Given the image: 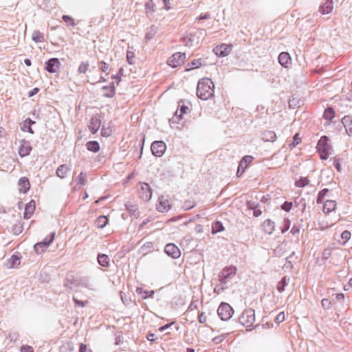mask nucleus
Segmentation results:
<instances>
[{
    "label": "nucleus",
    "mask_w": 352,
    "mask_h": 352,
    "mask_svg": "<svg viewBox=\"0 0 352 352\" xmlns=\"http://www.w3.org/2000/svg\"><path fill=\"white\" fill-rule=\"evenodd\" d=\"M63 19L67 23V25H72V26L74 25V19L71 16H67V15H63Z\"/></svg>",
    "instance_id": "49"
},
{
    "label": "nucleus",
    "mask_w": 352,
    "mask_h": 352,
    "mask_svg": "<svg viewBox=\"0 0 352 352\" xmlns=\"http://www.w3.org/2000/svg\"><path fill=\"white\" fill-rule=\"evenodd\" d=\"M332 254V249L331 248H326L324 250L322 254V260L324 263L331 256Z\"/></svg>",
    "instance_id": "40"
},
{
    "label": "nucleus",
    "mask_w": 352,
    "mask_h": 352,
    "mask_svg": "<svg viewBox=\"0 0 352 352\" xmlns=\"http://www.w3.org/2000/svg\"><path fill=\"white\" fill-rule=\"evenodd\" d=\"M181 102H179L178 104L179 109H177L175 112V117L178 120H180L182 118V116L187 113V110L188 109V107L184 104L181 105Z\"/></svg>",
    "instance_id": "29"
},
{
    "label": "nucleus",
    "mask_w": 352,
    "mask_h": 352,
    "mask_svg": "<svg viewBox=\"0 0 352 352\" xmlns=\"http://www.w3.org/2000/svg\"><path fill=\"white\" fill-rule=\"evenodd\" d=\"M11 261V267H14L18 266L20 264V259L17 256L13 255L10 258Z\"/></svg>",
    "instance_id": "44"
},
{
    "label": "nucleus",
    "mask_w": 352,
    "mask_h": 352,
    "mask_svg": "<svg viewBox=\"0 0 352 352\" xmlns=\"http://www.w3.org/2000/svg\"><path fill=\"white\" fill-rule=\"evenodd\" d=\"M127 210L131 214V215H133L135 217H137L136 215V208H134L133 206H126Z\"/></svg>",
    "instance_id": "60"
},
{
    "label": "nucleus",
    "mask_w": 352,
    "mask_h": 352,
    "mask_svg": "<svg viewBox=\"0 0 352 352\" xmlns=\"http://www.w3.org/2000/svg\"><path fill=\"white\" fill-rule=\"evenodd\" d=\"M21 352H34V349L30 346L23 345L21 347Z\"/></svg>",
    "instance_id": "57"
},
{
    "label": "nucleus",
    "mask_w": 352,
    "mask_h": 352,
    "mask_svg": "<svg viewBox=\"0 0 352 352\" xmlns=\"http://www.w3.org/2000/svg\"><path fill=\"white\" fill-rule=\"evenodd\" d=\"M140 289H138L137 291L140 294H144V295H142V297L143 298H147L148 297H152L154 294V291H143V292H139Z\"/></svg>",
    "instance_id": "45"
},
{
    "label": "nucleus",
    "mask_w": 352,
    "mask_h": 352,
    "mask_svg": "<svg viewBox=\"0 0 352 352\" xmlns=\"http://www.w3.org/2000/svg\"><path fill=\"white\" fill-rule=\"evenodd\" d=\"M100 64H101L100 69H102V71L103 72H106L108 70V68H109L108 65L106 63H104V62H101Z\"/></svg>",
    "instance_id": "64"
},
{
    "label": "nucleus",
    "mask_w": 352,
    "mask_h": 352,
    "mask_svg": "<svg viewBox=\"0 0 352 352\" xmlns=\"http://www.w3.org/2000/svg\"><path fill=\"white\" fill-rule=\"evenodd\" d=\"M292 203L288 201H285L281 206L282 209L286 212H289L292 209Z\"/></svg>",
    "instance_id": "52"
},
{
    "label": "nucleus",
    "mask_w": 352,
    "mask_h": 352,
    "mask_svg": "<svg viewBox=\"0 0 352 352\" xmlns=\"http://www.w3.org/2000/svg\"><path fill=\"white\" fill-rule=\"evenodd\" d=\"M34 122L32 121L30 118H27L23 124V126L21 127L23 131H28L31 133H33V131L31 129V125L34 124Z\"/></svg>",
    "instance_id": "33"
},
{
    "label": "nucleus",
    "mask_w": 352,
    "mask_h": 352,
    "mask_svg": "<svg viewBox=\"0 0 352 352\" xmlns=\"http://www.w3.org/2000/svg\"><path fill=\"white\" fill-rule=\"evenodd\" d=\"M341 237H342V239H344L346 241H347L350 239V237H351V232L349 231H348V230H344L341 234Z\"/></svg>",
    "instance_id": "55"
},
{
    "label": "nucleus",
    "mask_w": 352,
    "mask_h": 352,
    "mask_svg": "<svg viewBox=\"0 0 352 352\" xmlns=\"http://www.w3.org/2000/svg\"><path fill=\"white\" fill-rule=\"evenodd\" d=\"M86 178H87L86 174L81 173L78 176V179H77L78 183L76 185L75 188H80L82 185L85 184V181H86Z\"/></svg>",
    "instance_id": "37"
},
{
    "label": "nucleus",
    "mask_w": 352,
    "mask_h": 352,
    "mask_svg": "<svg viewBox=\"0 0 352 352\" xmlns=\"http://www.w3.org/2000/svg\"><path fill=\"white\" fill-rule=\"evenodd\" d=\"M232 48L231 45L221 44L213 49L214 54L219 57H224L230 54Z\"/></svg>",
    "instance_id": "10"
},
{
    "label": "nucleus",
    "mask_w": 352,
    "mask_h": 352,
    "mask_svg": "<svg viewBox=\"0 0 352 352\" xmlns=\"http://www.w3.org/2000/svg\"><path fill=\"white\" fill-rule=\"evenodd\" d=\"M124 69L123 68H120L119 71L118 72L117 74L115 76H113L112 78L116 79L117 84L118 85L121 77L123 76Z\"/></svg>",
    "instance_id": "50"
},
{
    "label": "nucleus",
    "mask_w": 352,
    "mask_h": 352,
    "mask_svg": "<svg viewBox=\"0 0 352 352\" xmlns=\"http://www.w3.org/2000/svg\"><path fill=\"white\" fill-rule=\"evenodd\" d=\"M285 320V314L284 312H280L279 313L276 318V321L278 322V323H280V322H282Z\"/></svg>",
    "instance_id": "58"
},
{
    "label": "nucleus",
    "mask_w": 352,
    "mask_h": 352,
    "mask_svg": "<svg viewBox=\"0 0 352 352\" xmlns=\"http://www.w3.org/2000/svg\"><path fill=\"white\" fill-rule=\"evenodd\" d=\"M247 207L248 209L254 210L256 208H258V204L252 201H249L247 202Z\"/></svg>",
    "instance_id": "53"
},
{
    "label": "nucleus",
    "mask_w": 352,
    "mask_h": 352,
    "mask_svg": "<svg viewBox=\"0 0 352 352\" xmlns=\"http://www.w3.org/2000/svg\"><path fill=\"white\" fill-rule=\"evenodd\" d=\"M214 85L210 78H201L197 84V95L201 100H208L214 95Z\"/></svg>",
    "instance_id": "1"
},
{
    "label": "nucleus",
    "mask_w": 352,
    "mask_h": 352,
    "mask_svg": "<svg viewBox=\"0 0 352 352\" xmlns=\"http://www.w3.org/2000/svg\"><path fill=\"white\" fill-rule=\"evenodd\" d=\"M236 272V267L233 265L224 267L219 274V280L221 285H226L228 279L234 276Z\"/></svg>",
    "instance_id": "6"
},
{
    "label": "nucleus",
    "mask_w": 352,
    "mask_h": 352,
    "mask_svg": "<svg viewBox=\"0 0 352 352\" xmlns=\"http://www.w3.org/2000/svg\"><path fill=\"white\" fill-rule=\"evenodd\" d=\"M287 285V280L286 277H283L278 283L277 289L279 292H283L285 290V286Z\"/></svg>",
    "instance_id": "42"
},
{
    "label": "nucleus",
    "mask_w": 352,
    "mask_h": 352,
    "mask_svg": "<svg viewBox=\"0 0 352 352\" xmlns=\"http://www.w3.org/2000/svg\"><path fill=\"white\" fill-rule=\"evenodd\" d=\"M101 126V116L99 114L94 115L91 117L90 125H89V131L92 133H96Z\"/></svg>",
    "instance_id": "14"
},
{
    "label": "nucleus",
    "mask_w": 352,
    "mask_h": 352,
    "mask_svg": "<svg viewBox=\"0 0 352 352\" xmlns=\"http://www.w3.org/2000/svg\"><path fill=\"white\" fill-rule=\"evenodd\" d=\"M32 150L30 143L27 141L22 140L20 143L19 148V154L21 157H23L28 155Z\"/></svg>",
    "instance_id": "18"
},
{
    "label": "nucleus",
    "mask_w": 352,
    "mask_h": 352,
    "mask_svg": "<svg viewBox=\"0 0 352 352\" xmlns=\"http://www.w3.org/2000/svg\"><path fill=\"white\" fill-rule=\"evenodd\" d=\"M300 232V229L298 226H294L292 229H291V231L290 232L293 234V235H296V234H298V232Z\"/></svg>",
    "instance_id": "62"
},
{
    "label": "nucleus",
    "mask_w": 352,
    "mask_h": 352,
    "mask_svg": "<svg viewBox=\"0 0 352 352\" xmlns=\"http://www.w3.org/2000/svg\"><path fill=\"white\" fill-rule=\"evenodd\" d=\"M201 65V59H195L192 60L191 63H188L187 65V70H190L194 68H198Z\"/></svg>",
    "instance_id": "36"
},
{
    "label": "nucleus",
    "mask_w": 352,
    "mask_h": 352,
    "mask_svg": "<svg viewBox=\"0 0 352 352\" xmlns=\"http://www.w3.org/2000/svg\"><path fill=\"white\" fill-rule=\"evenodd\" d=\"M333 166L337 169L338 171H339V172L341 171V164L338 160H335L333 162Z\"/></svg>",
    "instance_id": "63"
},
{
    "label": "nucleus",
    "mask_w": 352,
    "mask_h": 352,
    "mask_svg": "<svg viewBox=\"0 0 352 352\" xmlns=\"http://www.w3.org/2000/svg\"><path fill=\"white\" fill-rule=\"evenodd\" d=\"M32 39L36 43H43L45 41L44 34L39 30H34L32 34Z\"/></svg>",
    "instance_id": "27"
},
{
    "label": "nucleus",
    "mask_w": 352,
    "mask_h": 352,
    "mask_svg": "<svg viewBox=\"0 0 352 352\" xmlns=\"http://www.w3.org/2000/svg\"><path fill=\"white\" fill-rule=\"evenodd\" d=\"M334 117H335V111L332 107H328L327 109H325L324 114H323V118L325 120H327L328 121H331Z\"/></svg>",
    "instance_id": "32"
},
{
    "label": "nucleus",
    "mask_w": 352,
    "mask_h": 352,
    "mask_svg": "<svg viewBox=\"0 0 352 352\" xmlns=\"http://www.w3.org/2000/svg\"><path fill=\"white\" fill-rule=\"evenodd\" d=\"M253 157L251 155H245L243 157L239 162V165L238 167L236 175L237 177H240L243 173H244L245 168L248 166L252 162Z\"/></svg>",
    "instance_id": "11"
},
{
    "label": "nucleus",
    "mask_w": 352,
    "mask_h": 352,
    "mask_svg": "<svg viewBox=\"0 0 352 352\" xmlns=\"http://www.w3.org/2000/svg\"><path fill=\"white\" fill-rule=\"evenodd\" d=\"M134 58H135V54L134 52H131V51H127L126 52V60L128 61V63L131 65L133 64L134 61Z\"/></svg>",
    "instance_id": "46"
},
{
    "label": "nucleus",
    "mask_w": 352,
    "mask_h": 352,
    "mask_svg": "<svg viewBox=\"0 0 352 352\" xmlns=\"http://www.w3.org/2000/svg\"><path fill=\"white\" fill-rule=\"evenodd\" d=\"M198 319L200 323L204 324L206 322L207 317L205 314L202 312L199 315Z\"/></svg>",
    "instance_id": "59"
},
{
    "label": "nucleus",
    "mask_w": 352,
    "mask_h": 352,
    "mask_svg": "<svg viewBox=\"0 0 352 352\" xmlns=\"http://www.w3.org/2000/svg\"><path fill=\"white\" fill-rule=\"evenodd\" d=\"M274 228L275 223L274 221L270 219L264 221L263 223V230L265 233L271 234L274 232Z\"/></svg>",
    "instance_id": "21"
},
{
    "label": "nucleus",
    "mask_w": 352,
    "mask_h": 352,
    "mask_svg": "<svg viewBox=\"0 0 352 352\" xmlns=\"http://www.w3.org/2000/svg\"><path fill=\"white\" fill-rule=\"evenodd\" d=\"M300 142V138L299 135L296 133L293 138V142L290 144V146L295 147Z\"/></svg>",
    "instance_id": "51"
},
{
    "label": "nucleus",
    "mask_w": 352,
    "mask_h": 352,
    "mask_svg": "<svg viewBox=\"0 0 352 352\" xmlns=\"http://www.w3.org/2000/svg\"><path fill=\"white\" fill-rule=\"evenodd\" d=\"M166 149V145L163 141H155L151 144V150L153 155L162 157Z\"/></svg>",
    "instance_id": "8"
},
{
    "label": "nucleus",
    "mask_w": 352,
    "mask_h": 352,
    "mask_svg": "<svg viewBox=\"0 0 352 352\" xmlns=\"http://www.w3.org/2000/svg\"><path fill=\"white\" fill-rule=\"evenodd\" d=\"M224 230V227L223 226V224L220 221H216L214 223H212V233L216 234L218 232H220Z\"/></svg>",
    "instance_id": "35"
},
{
    "label": "nucleus",
    "mask_w": 352,
    "mask_h": 352,
    "mask_svg": "<svg viewBox=\"0 0 352 352\" xmlns=\"http://www.w3.org/2000/svg\"><path fill=\"white\" fill-rule=\"evenodd\" d=\"M60 61L58 58H50L45 63V69L50 73L57 72L60 67Z\"/></svg>",
    "instance_id": "13"
},
{
    "label": "nucleus",
    "mask_w": 352,
    "mask_h": 352,
    "mask_svg": "<svg viewBox=\"0 0 352 352\" xmlns=\"http://www.w3.org/2000/svg\"><path fill=\"white\" fill-rule=\"evenodd\" d=\"M290 226V222L288 219L285 220V225L284 228L282 230V232L284 233L285 232L287 231L289 229Z\"/></svg>",
    "instance_id": "61"
},
{
    "label": "nucleus",
    "mask_w": 352,
    "mask_h": 352,
    "mask_svg": "<svg viewBox=\"0 0 352 352\" xmlns=\"http://www.w3.org/2000/svg\"><path fill=\"white\" fill-rule=\"evenodd\" d=\"M55 237V233L52 232L50 236H47L43 241L36 243L34 245V250L37 254H41L46 251L53 242Z\"/></svg>",
    "instance_id": "5"
},
{
    "label": "nucleus",
    "mask_w": 352,
    "mask_h": 352,
    "mask_svg": "<svg viewBox=\"0 0 352 352\" xmlns=\"http://www.w3.org/2000/svg\"><path fill=\"white\" fill-rule=\"evenodd\" d=\"M100 150V145L97 141H89V151L98 152Z\"/></svg>",
    "instance_id": "41"
},
{
    "label": "nucleus",
    "mask_w": 352,
    "mask_h": 352,
    "mask_svg": "<svg viewBox=\"0 0 352 352\" xmlns=\"http://www.w3.org/2000/svg\"><path fill=\"white\" fill-rule=\"evenodd\" d=\"M140 197L144 201H148L151 199L152 192L150 186L146 183L141 184V189L139 191Z\"/></svg>",
    "instance_id": "12"
},
{
    "label": "nucleus",
    "mask_w": 352,
    "mask_h": 352,
    "mask_svg": "<svg viewBox=\"0 0 352 352\" xmlns=\"http://www.w3.org/2000/svg\"><path fill=\"white\" fill-rule=\"evenodd\" d=\"M68 170L69 168L66 165H61L58 168L56 174L59 177L64 178L65 177Z\"/></svg>",
    "instance_id": "34"
},
{
    "label": "nucleus",
    "mask_w": 352,
    "mask_h": 352,
    "mask_svg": "<svg viewBox=\"0 0 352 352\" xmlns=\"http://www.w3.org/2000/svg\"><path fill=\"white\" fill-rule=\"evenodd\" d=\"M30 188V183L26 177H21L18 181V189L21 193H26Z\"/></svg>",
    "instance_id": "15"
},
{
    "label": "nucleus",
    "mask_w": 352,
    "mask_h": 352,
    "mask_svg": "<svg viewBox=\"0 0 352 352\" xmlns=\"http://www.w3.org/2000/svg\"><path fill=\"white\" fill-rule=\"evenodd\" d=\"M276 135L272 131H265L262 133V140L265 142H274L276 140Z\"/></svg>",
    "instance_id": "24"
},
{
    "label": "nucleus",
    "mask_w": 352,
    "mask_h": 352,
    "mask_svg": "<svg viewBox=\"0 0 352 352\" xmlns=\"http://www.w3.org/2000/svg\"><path fill=\"white\" fill-rule=\"evenodd\" d=\"M157 32V28L155 25H152L148 29L147 33L145 35L146 41H148L152 39Z\"/></svg>",
    "instance_id": "31"
},
{
    "label": "nucleus",
    "mask_w": 352,
    "mask_h": 352,
    "mask_svg": "<svg viewBox=\"0 0 352 352\" xmlns=\"http://www.w3.org/2000/svg\"><path fill=\"white\" fill-rule=\"evenodd\" d=\"M35 209L36 202L34 200H31L25 205L23 217L27 219H30L33 215Z\"/></svg>",
    "instance_id": "16"
},
{
    "label": "nucleus",
    "mask_w": 352,
    "mask_h": 352,
    "mask_svg": "<svg viewBox=\"0 0 352 352\" xmlns=\"http://www.w3.org/2000/svg\"><path fill=\"white\" fill-rule=\"evenodd\" d=\"M164 252L173 258H178L181 256L179 248L174 243H168L164 248Z\"/></svg>",
    "instance_id": "9"
},
{
    "label": "nucleus",
    "mask_w": 352,
    "mask_h": 352,
    "mask_svg": "<svg viewBox=\"0 0 352 352\" xmlns=\"http://www.w3.org/2000/svg\"><path fill=\"white\" fill-rule=\"evenodd\" d=\"M186 56L185 53L176 52L168 59L167 63L173 68L177 67L184 63Z\"/></svg>",
    "instance_id": "7"
},
{
    "label": "nucleus",
    "mask_w": 352,
    "mask_h": 352,
    "mask_svg": "<svg viewBox=\"0 0 352 352\" xmlns=\"http://www.w3.org/2000/svg\"><path fill=\"white\" fill-rule=\"evenodd\" d=\"M97 261L99 265L102 267H108L109 264V258L107 254H99L97 256Z\"/></svg>",
    "instance_id": "26"
},
{
    "label": "nucleus",
    "mask_w": 352,
    "mask_h": 352,
    "mask_svg": "<svg viewBox=\"0 0 352 352\" xmlns=\"http://www.w3.org/2000/svg\"><path fill=\"white\" fill-rule=\"evenodd\" d=\"M342 122L345 127L346 131L348 133L349 135H352V117L349 116H344L342 120Z\"/></svg>",
    "instance_id": "20"
},
{
    "label": "nucleus",
    "mask_w": 352,
    "mask_h": 352,
    "mask_svg": "<svg viewBox=\"0 0 352 352\" xmlns=\"http://www.w3.org/2000/svg\"><path fill=\"white\" fill-rule=\"evenodd\" d=\"M328 191H329V190L327 188H324L318 192V197H317V203L318 204H321L323 202L324 197Z\"/></svg>",
    "instance_id": "39"
},
{
    "label": "nucleus",
    "mask_w": 352,
    "mask_h": 352,
    "mask_svg": "<svg viewBox=\"0 0 352 352\" xmlns=\"http://www.w3.org/2000/svg\"><path fill=\"white\" fill-rule=\"evenodd\" d=\"M309 183V180L307 177H301L300 179L296 182V186L299 188H303L308 185Z\"/></svg>",
    "instance_id": "38"
},
{
    "label": "nucleus",
    "mask_w": 352,
    "mask_h": 352,
    "mask_svg": "<svg viewBox=\"0 0 352 352\" xmlns=\"http://www.w3.org/2000/svg\"><path fill=\"white\" fill-rule=\"evenodd\" d=\"M227 335L226 334H222V335H220V336H216L214 337L213 339H212V342L215 344H220L221 342H222L225 338H226Z\"/></svg>",
    "instance_id": "43"
},
{
    "label": "nucleus",
    "mask_w": 352,
    "mask_h": 352,
    "mask_svg": "<svg viewBox=\"0 0 352 352\" xmlns=\"http://www.w3.org/2000/svg\"><path fill=\"white\" fill-rule=\"evenodd\" d=\"M195 206V202H191L190 201H186L184 204L183 208L185 210H189L193 208Z\"/></svg>",
    "instance_id": "48"
},
{
    "label": "nucleus",
    "mask_w": 352,
    "mask_h": 352,
    "mask_svg": "<svg viewBox=\"0 0 352 352\" xmlns=\"http://www.w3.org/2000/svg\"><path fill=\"white\" fill-rule=\"evenodd\" d=\"M155 4L152 0H148L145 3V10L147 16L148 17L151 16L155 11L154 10Z\"/></svg>",
    "instance_id": "30"
},
{
    "label": "nucleus",
    "mask_w": 352,
    "mask_h": 352,
    "mask_svg": "<svg viewBox=\"0 0 352 352\" xmlns=\"http://www.w3.org/2000/svg\"><path fill=\"white\" fill-rule=\"evenodd\" d=\"M217 314L222 320L226 321L232 316L234 310L228 303L221 302L217 309Z\"/></svg>",
    "instance_id": "4"
},
{
    "label": "nucleus",
    "mask_w": 352,
    "mask_h": 352,
    "mask_svg": "<svg viewBox=\"0 0 352 352\" xmlns=\"http://www.w3.org/2000/svg\"><path fill=\"white\" fill-rule=\"evenodd\" d=\"M108 223V219L106 216H100L95 221V226L98 228H103Z\"/></svg>",
    "instance_id": "28"
},
{
    "label": "nucleus",
    "mask_w": 352,
    "mask_h": 352,
    "mask_svg": "<svg viewBox=\"0 0 352 352\" xmlns=\"http://www.w3.org/2000/svg\"><path fill=\"white\" fill-rule=\"evenodd\" d=\"M278 62L284 67L288 68L292 63L290 55L287 52H283L278 56Z\"/></svg>",
    "instance_id": "17"
},
{
    "label": "nucleus",
    "mask_w": 352,
    "mask_h": 352,
    "mask_svg": "<svg viewBox=\"0 0 352 352\" xmlns=\"http://www.w3.org/2000/svg\"><path fill=\"white\" fill-rule=\"evenodd\" d=\"M157 209L159 212H164L170 209L168 201L166 199H160L159 204L157 205Z\"/></svg>",
    "instance_id": "22"
},
{
    "label": "nucleus",
    "mask_w": 352,
    "mask_h": 352,
    "mask_svg": "<svg viewBox=\"0 0 352 352\" xmlns=\"http://www.w3.org/2000/svg\"><path fill=\"white\" fill-rule=\"evenodd\" d=\"M102 89L104 91V96L112 98L115 95V86L113 82H111L109 86H104Z\"/></svg>",
    "instance_id": "25"
},
{
    "label": "nucleus",
    "mask_w": 352,
    "mask_h": 352,
    "mask_svg": "<svg viewBox=\"0 0 352 352\" xmlns=\"http://www.w3.org/2000/svg\"><path fill=\"white\" fill-rule=\"evenodd\" d=\"M239 322L246 327H251L255 322V312L252 309H245L239 318Z\"/></svg>",
    "instance_id": "3"
},
{
    "label": "nucleus",
    "mask_w": 352,
    "mask_h": 352,
    "mask_svg": "<svg viewBox=\"0 0 352 352\" xmlns=\"http://www.w3.org/2000/svg\"><path fill=\"white\" fill-rule=\"evenodd\" d=\"M87 70H88V65L87 63H82L78 68L79 72L82 73V74H85Z\"/></svg>",
    "instance_id": "56"
},
{
    "label": "nucleus",
    "mask_w": 352,
    "mask_h": 352,
    "mask_svg": "<svg viewBox=\"0 0 352 352\" xmlns=\"http://www.w3.org/2000/svg\"><path fill=\"white\" fill-rule=\"evenodd\" d=\"M322 307L325 309H329L331 306V301L327 298H323L321 301Z\"/></svg>",
    "instance_id": "47"
},
{
    "label": "nucleus",
    "mask_w": 352,
    "mask_h": 352,
    "mask_svg": "<svg viewBox=\"0 0 352 352\" xmlns=\"http://www.w3.org/2000/svg\"><path fill=\"white\" fill-rule=\"evenodd\" d=\"M333 1L332 0H325V3L321 5L319 8V12L322 14H329L333 10Z\"/></svg>",
    "instance_id": "19"
},
{
    "label": "nucleus",
    "mask_w": 352,
    "mask_h": 352,
    "mask_svg": "<svg viewBox=\"0 0 352 352\" xmlns=\"http://www.w3.org/2000/svg\"><path fill=\"white\" fill-rule=\"evenodd\" d=\"M329 141V138L324 135L321 137L318 142L317 150L320 153L322 160H327L331 150Z\"/></svg>",
    "instance_id": "2"
},
{
    "label": "nucleus",
    "mask_w": 352,
    "mask_h": 352,
    "mask_svg": "<svg viewBox=\"0 0 352 352\" xmlns=\"http://www.w3.org/2000/svg\"><path fill=\"white\" fill-rule=\"evenodd\" d=\"M336 208V202L333 200H327L323 204V211L325 213H329L333 211Z\"/></svg>",
    "instance_id": "23"
},
{
    "label": "nucleus",
    "mask_w": 352,
    "mask_h": 352,
    "mask_svg": "<svg viewBox=\"0 0 352 352\" xmlns=\"http://www.w3.org/2000/svg\"><path fill=\"white\" fill-rule=\"evenodd\" d=\"M111 131L109 128L102 127L101 129V135L104 137H108L111 135Z\"/></svg>",
    "instance_id": "54"
}]
</instances>
